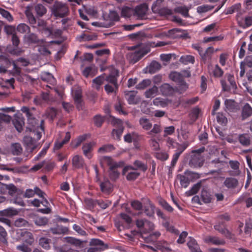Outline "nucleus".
Instances as JSON below:
<instances>
[{
	"label": "nucleus",
	"mask_w": 252,
	"mask_h": 252,
	"mask_svg": "<svg viewBox=\"0 0 252 252\" xmlns=\"http://www.w3.org/2000/svg\"><path fill=\"white\" fill-rule=\"evenodd\" d=\"M52 14L56 19L63 18L69 14V8L65 3L56 1L51 8Z\"/></svg>",
	"instance_id": "obj_1"
},
{
	"label": "nucleus",
	"mask_w": 252,
	"mask_h": 252,
	"mask_svg": "<svg viewBox=\"0 0 252 252\" xmlns=\"http://www.w3.org/2000/svg\"><path fill=\"white\" fill-rule=\"evenodd\" d=\"M44 121L41 120L40 123L39 122H37L36 126H31L30 128V131L32 132L33 134V138L35 141H38L40 139L42 136V133L44 131Z\"/></svg>",
	"instance_id": "obj_2"
},
{
	"label": "nucleus",
	"mask_w": 252,
	"mask_h": 252,
	"mask_svg": "<svg viewBox=\"0 0 252 252\" xmlns=\"http://www.w3.org/2000/svg\"><path fill=\"white\" fill-rule=\"evenodd\" d=\"M35 110L34 108H29L27 106L21 108V111L25 114L27 118L28 123L30 126H36L38 121L34 117L33 111Z\"/></svg>",
	"instance_id": "obj_3"
},
{
	"label": "nucleus",
	"mask_w": 252,
	"mask_h": 252,
	"mask_svg": "<svg viewBox=\"0 0 252 252\" xmlns=\"http://www.w3.org/2000/svg\"><path fill=\"white\" fill-rule=\"evenodd\" d=\"M185 175L179 174L177 176L178 179L180 180V183L181 186L184 188H187L190 183V180L188 177L185 176L187 175L190 176L192 178H198L199 175L196 173L191 172L190 171H186L184 172Z\"/></svg>",
	"instance_id": "obj_4"
},
{
	"label": "nucleus",
	"mask_w": 252,
	"mask_h": 252,
	"mask_svg": "<svg viewBox=\"0 0 252 252\" xmlns=\"http://www.w3.org/2000/svg\"><path fill=\"white\" fill-rule=\"evenodd\" d=\"M108 165L109 166V177L112 180H116L120 175V173L117 168L119 167V165L116 162H114L110 158H108Z\"/></svg>",
	"instance_id": "obj_5"
},
{
	"label": "nucleus",
	"mask_w": 252,
	"mask_h": 252,
	"mask_svg": "<svg viewBox=\"0 0 252 252\" xmlns=\"http://www.w3.org/2000/svg\"><path fill=\"white\" fill-rule=\"evenodd\" d=\"M72 95L77 109L79 110H82L83 108V100L81 89L78 87L76 89L73 90Z\"/></svg>",
	"instance_id": "obj_6"
},
{
	"label": "nucleus",
	"mask_w": 252,
	"mask_h": 252,
	"mask_svg": "<svg viewBox=\"0 0 252 252\" xmlns=\"http://www.w3.org/2000/svg\"><path fill=\"white\" fill-rule=\"evenodd\" d=\"M204 163V159L201 155H192L189 161L190 167H201Z\"/></svg>",
	"instance_id": "obj_7"
},
{
	"label": "nucleus",
	"mask_w": 252,
	"mask_h": 252,
	"mask_svg": "<svg viewBox=\"0 0 252 252\" xmlns=\"http://www.w3.org/2000/svg\"><path fill=\"white\" fill-rule=\"evenodd\" d=\"M147 52L144 50L138 48L137 50L129 55L130 62L131 63H135L139 61L143 57H144Z\"/></svg>",
	"instance_id": "obj_8"
},
{
	"label": "nucleus",
	"mask_w": 252,
	"mask_h": 252,
	"mask_svg": "<svg viewBox=\"0 0 252 252\" xmlns=\"http://www.w3.org/2000/svg\"><path fill=\"white\" fill-rule=\"evenodd\" d=\"M238 24L243 29H246L252 26V12H249L244 19H237Z\"/></svg>",
	"instance_id": "obj_9"
},
{
	"label": "nucleus",
	"mask_w": 252,
	"mask_h": 252,
	"mask_svg": "<svg viewBox=\"0 0 252 252\" xmlns=\"http://www.w3.org/2000/svg\"><path fill=\"white\" fill-rule=\"evenodd\" d=\"M95 143L94 142H90L89 143H84L82 146V150L84 156L89 159H91L92 158V155L91 154Z\"/></svg>",
	"instance_id": "obj_10"
},
{
	"label": "nucleus",
	"mask_w": 252,
	"mask_h": 252,
	"mask_svg": "<svg viewBox=\"0 0 252 252\" xmlns=\"http://www.w3.org/2000/svg\"><path fill=\"white\" fill-rule=\"evenodd\" d=\"M148 9V5L146 3H142L135 7L134 12L139 18H142L146 14Z\"/></svg>",
	"instance_id": "obj_11"
},
{
	"label": "nucleus",
	"mask_w": 252,
	"mask_h": 252,
	"mask_svg": "<svg viewBox=\"0 0 252 252\" xmlns=\"http://www.w3.org/2000/svg\"><path fill=\"white\" fill-rule=\"evenodd\" d=\"M22 240L29 245H32L34 242L32 234L27 230H22L20 232Z\"/></svg>",
	"instance_id": "obj_12"
},
{
	"label": "nucleus",
	"mask_w": 252,
	"mask_h": 252,
	"mask_svg": "<svg viewBox=\"0 0 252 252\" xmlns=\"http://www.w3.org/2000/svg\"><path fill=\"white\" fill-rule=\"evenodd\" d=\"M136 92L135 91H125V95L127 102L129 104H136L138 103L139 100L136 97Z\"/></svg>",
	"instance_id": "obj_13"
},
{
	"label": "nucleus",
	"mask_w": 252,
	"mask_h": 252,
	"mask_svg": "<svg viewBox=\"0 0 252 252\" xmlns=\"http://www.w3.org/2000/svg\"><path fill=\"white\" fill-rule=\"evenodd\" d=\"M99 186L101 191L104 193L109 194L113 191V185L108 180L100 182Z\"/></svg>",
	"instance_id": "obj_14"
},
{
	"label": "nucleus",
	"mask_w": 252,
	"mask_h": 252,
	"mask_svg": "<svg viewBox=\"0 0 252 252\" xmlns=\"http://www.w3.org/2000/svg\"><path fill=\"white\" fill-rule=\"evenodd\" d=\"M85 162L82 157L75 155L72 159V165L74 168L80 169L84 167Z\"/></svg>",
	"instance_id": "obj_15"
},
{
	"label": "nucleus",
	"mask_w": 252,
	"mask_h": 252,
	"mask_svg": "<svg viewBox=\"0 0 252 252\" xmlns=\"http://www.w3.org/2000/svg\"><path fill=\"white\" fill-rule=\"evenodd\" d=\"M155 205L150 200H148L146 205L144 206V213L150 218H154L155 215Z\"/></svg>",
	"instance_id": "obj_16"
},
{
	"label": "nucleus",
	"mask_w": 252,
	"mask_h": 252,
	"mask_svg": "<svg viewBox=\"0 0 252 252\" xmlns=\"http://www.w3.org/2000/svg\"><path fill=\"white\" fill-rule=\"evenodd\" d=\"M88 135L86 134L79 135L75 139L72 140L70 144L71 147L76 149L87 138Z\"/></svg>",
	"instance_id": "obj_17"
},
{
	"label": "nucleus",
	"mask_w": 252,
	"mask_h": 252,
	"mask_svg": "<svg viewBox=\"0 0 252 252\" xmlns=\"http://www.w3.org/2000/svg\"><path fill=\"white\" fill-rule=\"evenodd\" d=\"M204 241L207 243H211L215 245H224L225 244L223 239L215 236H207L205 238Z\"/></svg>",
	"instance_id": "obj_18"
},
{
	"label": "nucleus",
	"mask_w": 252,
	"mask_h": 252,
	"mask_svg": "<svg viewBox=\"0 0 252 252\" xmlns=\"http://www.w3.org/2000/svg\"><path fill=\"white\" fill-rule=\"evenodd\" d=\"M13 124L16 130L20 132L23 129L25 125L24 119L22 116H16L13 121Z\"/></svg>",
	"instance_id": "obj_19"
},
{
	"label": "nucleus",
	"mask_w": 252,
	"mask_h": 252,
	"mask_svg": "<svg viewBox=\"0 0 252 252\" xmlns=\"http://www.w3.org/2000/svg\"><path fill=\"white\" fill-rule=\"evenodd\" d=\"M187 246L191 252H202L196 240L191 237L187 243Z\"/></svg>",
	"instance_id": "obj_20"
},
{
	"label": "nucleus",
	"mask_w": 252,
	"mask_h": 252,
	"mask_svg": "<svg viewBox=\"0 0 252 252\" xmlns=\"http://www.w3.org/2000/svg\"><path fill=\"white\" fill-rule=\"evenodd\" d=\"M154 9V13H158L162 16H170L173 14L172 10L166 7H162L160 9L155 7Z\"/></svg>",
	"instance_id": "obj_21"
},
{
	"label": "nucleus",
	"mask_w": 252,
	"mask_h": 252,
	"mask_svg": "<svg viewBox=\"0 0 252 252\" xmlns=\"http://www.w3.org/2000/svg\"><path fill=\"white\" fill-rule=\"evenodd\" d=\"M238 140L243 146H248L251 144L250 136L248 133L240 134L238 136Z\"/></svg>",
	"instance_id": "obj_22"
},
{
	"label": "nucleus",
	"mask_w": 252,
	"mask_h": 252,
	"mask_svg": "<svg viewBox=\"0 0 252 252\" xmlns=\"http://www.w3.org/2000/svg\"><path fill=\"white\" fill-rule=\"evenodd\" d=\"M119 72L117 71L116 73H111L106 77V80L109 83L115 86V88L118 89V77Z\"/></svg>",
	"instance_id": "obj_23"
},
{
	"label": "nucleus",
	"mask_w": 252,
	"mask_h": 252,
	"mask_svg": "<svg viewBox=\"0 0 252 252\" xmlns=\"http://www.w3.org/2000/svg\"><path fill=\"white\" fill-rule=\"evenodd\" d=\"M170 78L175 82L180 83L181 85H186L184 81L183 76L177 72H171L169 75Z\"/></svg>",
	"instance_id": "obj_24"
},
{
	"label": "nucleus",
	"mask_w": 252,
	"mask_h": 252,
	"mask_svg": "<svg viewBox=\"0 0 252 252\" xmlns=\"http://www.w3.org/2000/svg\"><path fill=\"white\" fill-rule=\"evenodd\" d=\"M160 90L163 95L168 96L173 94L174 90L169 84L165 83L161 86Z\"/></svg>",
	"instance_id": "obj_25"
},
{
	"label": "nucleus",
	"mask_w": 252,
	"mask_h": 252,
	"mask_svg": "<svg viewBox=\"0 0 252 252\" xmlns=\"http://www.w3.org/2000/svg\"><path fill=\"white\" fill-rule=\"evenodd\" d=\"M133 165L135 167H133L132 166H130L128 167V168L132 170L140 169L144 172H145L148 169V167L145 163L138 160L134 161V162H133Z\"/></svg>",
	"instance_id": "obj_26"
},
{
	"label": "nucleus",
	"mask_w": 252,
	"mask_h": 252,
	"mask_svg": "<svg viewBox=\"0 0 252 252\" xmlns=\"http://www.w3.org/2000/svg\"><path fill=\"white\" fill-rule=\"evenodd\" d=\"M139 123L141 127L146 130H150L153 126L150 120L145 117L141 118Z\"/></svg>",
	"instance_id": "obj_27"
},
{
	"label": "nucleus",
	"mask_w": 252,
	"mask_h": 252,
	"mask_svg": "<svg viewBox=\"0 0 252 252\" xmlns=\"http://www.w3.org/2000/svg\"><path fill=\"white\" fill-rule=\"evenodd\" d=\"M251 115H252V108L250 106L249 104L247 103L245 105L242 110V119L243 120H245Z\"/></svg>",
	"instance_id": "obj_28"
},
{
	"label": "nucleus",
	"mask_w": 252,
	"mask_h": 252,
	"mask_svg": "<svg viewBox=\"0 0 252 252\" xmlns=\"http://www.w3.org/2000/svg\"><path fill=\"white\" fill-rule=\"evenodd\" d=\"M238 184L237 180L233 178H227L224 182L225 186L229 189L236 188Z\"/></svg>",
	"instance_id": "obj_29"
},
{
	"label": "nucleus",
	"mask_w": 252,
	"mask_h": 252,
	"mask_svg": "<svg viewBox=\"0 0 252 252\" xmlns=\"http://www.w3.org/2000/svg\"><path fill=\"white\" fill-rule=\"evenodd\" d=\"M161 67V64L158 62L155 61H152L149 66V72L151 74L155 73Z\"/></svg>",
	"instance_id": "obj_30"
},
{
	"label": "nucleus",
	"mask_w": 252,
	"mask_h": 252,
	"mask_svg": "<svg viewBox=\"0 0 252 252\" xmlns=\"http://www.w3.org/2000/svg\"><path fill=\"white\" fill-rule=\"evenodd\" d=\"M215 229L218 231L220 233L224 235L226 237L231 239L232 238V234L230 231H229L227 229H226L224 227H222L220 225H215L214 226Z\"/></svg>",
	"instance_id": "obj_31"
},
{
	"label": "nucleus",
	"mask_w": 252,
	"mask_h": 252,
	"mask_svg": "<svg viewBox=\"0 0 252 252\" xmlns=\"http://www.w3.org/2000/svg\"><path fill=\"white\" fill-rule=\"evenodd\" d=\"M179 61L184 64H188L189 63L193 64L195 62V60L194 57L192 56L185 55L182 56L180 58Z\"/></svg>",
	"instance_id": "obj_32"
},
{
	"label": "nucleus",
	"mask_w": 252,
	"mask_h": 252,
	"mask_svg": "<svg viewBox=\"0 0 252 252\" xmlns=\"http://www.w3.org/2000/svg\"><path fill=\"white\" fill-rule=\"evenodd\" d=\"M51 240L46 237H41L39 239V244L43 249L46 250H48L50 249L51 247L50 243Z\"/></svg>",
	"instance_id": "obj_33"
},
{
	"label": "nucleus",
	"mask_w": 252,
	"mask_h": 252,
	"mask_svg": "<svg viewBox=\"0 0 252 252\" xmlns=\"http://www.w3.org/2000/svg\"><path fill=\"white\" fill-rule=\"evenodd\" d=\"M40 204H42L45 208L39 209L38 210L39 212L44 214H50L51 212V209L49 207L50 204L46 199H44L42 201H40Z\"/></svg>",
	"instance_id": "obj_34"
},
{
	"label": "nucleus",
	"mask_w": 252,
	"mask_h": 252,
	"mask_svg": "<svg viewBox=\"0 0 252 252\" xmlns=\"http://www.w3.org/2000/svg\"><path fill=\"white\" fill-rule=\"evenodd\" d=\"M90 244L91 246L95 247L105 248V249L108 248L107 245H105L102 241L97 239H92L90 242Z\"/></svg>",
	"instance_id": "obj_35"
},
{
	"label": "nucleus",
	"mask_w": 252,
	"mask_h": 252,
	"mask_svg": "<svg viewBox=\"0 0 252 252\" xmlns=\"http://www.w3.org/2000/svg\"><path fill=\"white\" fill-rule=\"evenodd\" d=\"M124 103L118 99L115 104V109L120 114L123 115H127V112L123 109Z\"/></svg>",
	"instance_id": "obj_36"
},
{
	"label": "nucleus",
	"mask_w": 252,
	"mask_h": 252,
	"mask_svg": "<svg viewBox=\"0 0 252 252\" xmlns=\"http://www.w3.org/2000/svg\"><path fill=\"white\" fill-rule=\"evenodd\" d=\"M201 187V182L200 181L194 184L191 188L187 192L189 196H191L197 193Z\"/></svg>",
	"instance_id": "obj_37"
},
{
	"label": "nucleus",
	"mask_w": 252,
	"mask_h": 252,
	"mask_svg": "<svg viewBox=\"0 0 252 252\" xmlns=\"http://www.w3.org/2000/svg\"><path fill=\"white\" fill-rule=\"evenodd\" d=\"M158 90V88L156 86H154L152 88L145 92V97L146 98L154 97L157 94Z\"/></svg>",
	"instance_id": "obj_38"
},
{
	"label": "nucleus",
	"mask_w": 252,
	"mask_h": 252,
	"mask_svg": "<svg viewBox=\"0 0 252 252\" xmlns=\"http://www.w3.org/2000/svg\"><path fill=\"white\" fill-rule=\"evenodd\" d=\"M189 8L186 6H179L175 9V12L182 14L184 17H189Z\"/></svg>",
	"instance_id": "obj_39"
},
{
	"label": "nucleus",
	"mask_w": 252,
	"mask_h": 252,
	"mask_svg": "<svg viewBox=\"0 0 252 252\" xmlns=\"http://www.w3.org/2000/svg\"><path fill=\"white\" fill-rule=\"evenodd\" d=\"M214 52V48L212 47H209L207 48L205 52L201 56L202 60L204 61L210 60L211 58L212 54Z\"/></svg>",
	"instance_id": "obj_40"
},
{
	"label": "nucleus",
	"mask_w": 252,
	"mask_h": 252,
	"mask_svg": "<svg viewBox=\"0 0 252 252\" xmlns=\"http://www.w3.org/2000/svg\"><path fill=\"white\" fill-rule=\"evenodd\" d=\"M65 239L67 243L76 247H80L82 244V242L80 240L73 237H66Z\"/></svg>",
	"instance_id": "obj_41"
},
{
	"label": "nucleus",
	"mask_w": 252,
	"mask_h": 252,
	"mask_svg": "<svg viewBox=\"0 0 252 252\" xmlns=\"http://www.w3.org/2000/svg\"><path fill=\"white\" fill-rule=\"evenodd\" d=\"M12 62L10 60L4 55L0 56V65L4 66L6 68H9Z\"/></svg>",
	"instance_id": "obj_42"
},
{
	"label": "nucleus",
	"mask_w": 252,
	"mask_h": 252,
	"mask_svg": "<svg viewBox=\"0 0 252 252\" xmlns=\"http://www.w3.org/2000/svg\"><path fill=\"white\" fill-rule=\"evenodd\" d=\"M85 203L87 208L91 210L94 209L97 205V199L94 200L90 198H86L85 199Z\"/></svg>",
	"instance_id": "obj_43"
},
{
	"label": "nucleus",
	"mask_w": 252,
	"mask_h": 252,
	"mask_svg": "<svg viewBox=\"0 0 252 252\" xmlns=\"http://www.w3.org/2000/svg\"><path fill=\"white\" fill-rule=\"evenodd\" d=\"M201 197L202 201L205 203H208L211 201V195L209 192L204 189H203L201 191Z\"/></svg>",
	"instance_id": "obj_44"
},
{
	"label": "nucleus",
	"mask_w": 252,
	"mask_h": 252,
	"mask_svg": "<svg viewBox=\"0 0 252 252\" xmlns=\"http://www.w3.org/2000/svg\"><path fill=\"white\" fill-rule=\"evenodd\" d=\"M17 211L12 208H7L0 211V214L3 216L11 217L16 215Z\"/></svg>",
	"instance_id": "obj_45"
},
{
	"label": "nucleus",
	"mask_w": 252,
	"mask_h": 252,
	"mask_svg": "<svg viewBox=\"0 0 252 252\" xmlns=\"http://www.w3.org/2000/svg\"><path fill=\"white\" fill-rule=\"evenodd\" d=\"M104 81V77L101 75L96 77L93 80V82L94 85V87L98 90L100 89V86L103 83Z\"/></svg>",
	"instance_id": "obj_46"
},
{
	"label": "nucleus",
	"mask_w": 252,
	"mask_h": 252,
	"mask_svg": "<svg viewBox=\"0 0 252 252\" xmlns=\"http://www.w3.org/2000/svg\"><path fill=\"white\" fill-rule=\"evenodd\" d=\"M35 10L39 16H42L47 12L46 7L41 4H37L35 7Z\"/></svg>",
	"instance_id": "obj_47"
},
{
	"label": "nucleus",
	"mask_w": 252,
	"mask_h": 252,
	"mask_svg": "<svg viewBox=\"0 0 252 252\" xmlns=\"http://www.w3.org/2000/svg\"><path fill=\"white\" fill-rule=\"evenodd\" d=\"M67 230V229L66 227L58 226L56 227L51 228L50 231L53 234H61L64 233Z\"/></svg>",
	"instance_id": "obj_48"
},
{
	"label": "nucleus",
	"mask_w": 252,
	"mask_h": 252,
	"mask_svg": "<svg viewBox=\"0 0 252 252\" xmlns=\"http://www.w3.org/2000/svg\"><path fill=\"white\" fill-rule=\"evenodd\" d=\"M181 32V30L175 28L172 29L171 30H169L167 33L166 36H168L169 38H176L179 36V35L178 34V32Z\"/></svg>",
	"instance_id": "obj_49"
},
{
	"label": "nucleus",
	"mask_w": 252,
	"mask_h": 252,
	"mask_svg": "<svg viewBox=\"0 0 252 252\" xmlns=\"http://www.w3.org/2000/svg\"><path fill=\"white\" fill-rule=\"evenodd\" d=\"M163 225L169 232L177 235L179 233V231L176 229L174 226L171 225L168 221H166L163 223Z\"/></svg>",
	"instance_id": "obj_50"
},
{
	"label": "nucleus",
	"mask_w": 252,
	"mask_h": 252,
	"mask_svg": "<svg viewBox=\"0 0 252 252\" xmlns=\"http://www.w3.org/2000/svg\"><path fill=\"white\" fill-rule=\"evenodd\" d=\"M95 71L94 66H87L83 71V74L86 77H88L90 75H94V72Z\"/></svg>",
	"instance_id": "obj_51"
},
{
	"label": "nucleus",
	"mask_w": 252,
	"mask_h": 252,
	"mask_svg": "<svg viewBox=\"0 0 252 252\" xmlns=\"http://www.w3.org/2000/svg\"><path fill=\"white\" fill-rule=\"evenodd\" d=\"M17 30L22 33H29L30 32V28L26 24L21 23L18 25Z\"/></svg>",
	"instance_id": "obj_52"
},
{
	"label": "nucleus",
	"mask_w": 252,
	"mask_h": 252,
	"mask_svg": "<svg viewBox=\"0 0 252 252\" xmlns=\"http://www.w3.org/2000/svg\"><path fill=\"white\" fill-rule=\"evenodd\" d=\"M133 11V10L132 8L128 6H125L122 9L121 15L123 17L129 18L132 15Z\"/></svg>",
	"instance_id": "obj_53"
},
{
	"label": "nucleus",
	"mask_w": 252,
	"mask_h": 252,
	"mask_svg": "<svg viewBox=\"0 0 252 252\" xmlns=\"http://www.w3.org/2000/svg\"><path fill=\"white\" fill-rule=\"evenodd\" d=\"M214 8V6L208 4H204L197 7V12L199 13H204L212 10Z\"/></svg>",
	"instance_id": "obj_54"
},
{
	"label": "nucleus",
	"mask_w": 252,
	"mask_h": 252,
	"mask_svg": "<svg viewBox=\"0 0 252 252\" xmlns=\"http://www.w3.org/2000/svg\"><path fill=\"white\" fill-rule=\"evenodd\" d=\"M213 73L214 77L220 78L223 75L224 72L218 64H216L213 71Z\"/></svg>",
	"instance_id": "obj_55"
},
{
	"label": "nucleus",
	"mask_w": 252,
	"mask_h": 252,
	"mask_svg": "<svg viewBox=\"0 0 252 252\" xmlns=\"http://www.w3.org/2000/svg\"><path fill=\"white\" fill-rule=\"evenodd\" d=\"M22 152V148L18 143H15L12 146V153L13 155L18 156Z\"/></svg>",
	"instance_id": "obj_56"
},
{
	"label": "nucleus",
	"mask_w": 252,
	"mask_h": 252,
	"mask_svg": "<svg viewBox=\"0 0 252 252\" xmlns=\"http://www.w3.org/2000/svg\"><path fill=\"white\" fill-rule=\"evenodd\" d=\"M114 149V147L113 145L111 144H107L104 145L101 147L99 148L98 150V152L99 153H104L107 152H110L113 150Z\"/></svg>",
	"instance_id": "obj_57"
},
{
	"label": "nucleus",
	"mask_w": 252,
	"mask_h": 252,
	"mask_svg": "<svg viewBox=\"0 0 252 252\" xmlns=\"http://www.w3.org/2000/svg\"><path fill=\"white\" fill-rule=\"evenodd\" d=\"M111 204V202L108 200H97V205H98L101 209H105Z\"/></svg>",
	"instance_id": "obj_58"
},
{
	"label": "nucleus",
	"mask_w": 252,
	"mask_h": 252,
	"mask_svg": "<svg viewBox=\"0 0 252 252\" xmlns=\"http://www.w3.org/2000/svg\"><path fill=\"white\" fill-rule=\"evenodd\" d=\"M153 103L154 105L162 107H164L167 104L166 102L162 98L160 97H157L154 99L153 101Z\"/></svg>",
	"instance_id": "obj_59"
},
{
	"label": "nucleus",
	"mask_w": 252,
	"mask_h": 252,
	"mask_svg": "<svg viewBox=\"0 0 252 252\" xmlns=\"http://www.w3.org/2000/svg\"><path fill=\"white\" fill-rule=\"evenodd\" d=\"M47 116L50 118L52 120H53L57 116V109L54 107L50 108L47 110Z\"/></svg>",
	"instance_id": "obj_60"
},
{
	"label": "nucleus",
	"mask_w": 252,
	"mask_h": 252,
	"mask_svg": "<svg viewBox=\"0 0 252 252\" xmlns=\"http://www.w3.org/2000/svg\"><path fill=\"white\" fill-rule=\"evenodd\" d=\"M217 122L221 125H225L227 122V118L221 113H218L217 115Z\"/></svg>",
	"instance_id": "obj_61"
},
{
	"label": "nucleus",
	"mask_w": 252,
	"mask_h": 252,
	"mask_svg": "<svg viewBox=\"0 0 252 252\" xmlns=\"http://www.w3.org/2000/svg\"><path fill=\"white\" fill-rule=\"evenodd\" d=\"M0 14L8 21H11L13 20V17L10 13L7 10L0 7Z\"/></svg>",
	"instance_id": "obj_62"
},
{
	"label": "nucleus",
	"mask_w": 252,
	"mask_h": 252,
	"mask_svg": "<svg viewBox=\"0 0 252 252\" xmlns=\"http://www.w3.org/2000/svg\"><path fill=\"white\" fill-rule=\"evenodd\" d=\"M139 176L140 173L137 172H130L127 174L126 178L128 181H134L136 180Z\"/></svg>",
	"instance_id": "obj_63"
},
{
	"label": "nucleus",
	"mask_w": 252,
	"mask_h": 252,
	"mask_svg": "<svg viewBox=\"0 0 252 252\" xmlns=\"http://www.w3.org/2000/svg\"><path fill=\"white\" fill-rule=\"evenodd\" d=\"M16 249L22 252H31L32 251V249L25 244L17 246Z\"/></svg>",
	"instance_id": "obj_64"
}]
</instances>
